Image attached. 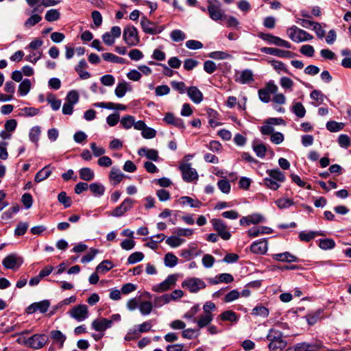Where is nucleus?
Here are the masks:
<instances>
[{
	"instance_id": "obj_1",
	"label": "nucleus",
	"mask_w": 351,
	"mask_h": 351,
	"mask_svg": "<svg viewBox=\"0 0 351 351\" xmlns=\"http://www.w3.org/2000/svg\"><path fill=\"white\" fill-rule=\"evenodd\" d=\"M278 88L274 82L270 80L265 86L258 90L259 99L264 103L271 101V95H273L272 101L278 104H283L286 102V97L282 93H278Z\"/></svg>"
},
{
	"instance_id": "obj_2",
	"label": "nucleus",
	"mask_w": 351,
	"mask_h": 351,
	"mask_svg": "<svg viewBox=\"0 0 351 351\" xmlns=\"http://www.w3.org/2000/svg\"><path fill=\"white\" fill-rule=\"evenodd\" d=\"M266 173L268 176L263 179V184L271 190H278L286 180L285 173L278 169H267Z\"/></svg>"
},
{
	"instance_id": "obj_3",
	"label": "nucleus",
	"mask_w": 351,
	"mask_h": 351,
	"mask_svg": "<svg viewBox=\"0 0 351 351\" xmlns=\"http://www.w3.org/2000/svg\"><path fill=\"white\" fill-rule=\"evenodd\" d=\"M48 337L45 334H34L28 337L21 336L20 338L16 339V342L19 344L35 350L41 349L46 345Z\"/></svg>"
},
{
	"instance_id": "obj_4",
	"label": "nucleus",
	"mask_w": 351,
	"mask_h": 351,
	"mask_svg": "<svg viewBox=\"0 0 351 351\" xmlns=\"http://www.w3.org/2000/svg\"><path fill=\"white\" fill-rule=\"evenodd\" d=\"M267 339L269 341L268 348L270 351H281L287 346V341L283 339L282 332L274 328L269 330Z\"/></svg>"
},
{
	"instance_id": "obj_5",
	"label": "nucleus",
	"mask_w": 351,
	"mask_h": 351,
	"mask_svg": "<svg viewBox=\"0 0 351 351\" xmlns=\"http://www.w3.org/2000/svg\"><path fill=\"white\" fill-rule=\"evenodd\" d=\"M288 37L293 42L302 43L304 41L311 40L313 39V36L307 32L298 28L295 25H293L287 29Z\"/></svg>"
},
{
	"instance_id": "obj_6",
	"label": "nucleus",
	"mask_w": 351,
	"mask_h": 351,
	"mask_svg": "<svg viewBox=\"0 0 351 351\" xmlns=\"http://www.w3.org/2000/svg\"><path fill=\"white\" fill-rule=\"evenodd\" d=\"M208 4L207 11L212 20L218 21L226 19L225 12L221 9V3L217 0H208Z\"/></svg>"
},
{
	"instance_id": "obj_7",
	"label": "nucleus",
	"mask_w": 351,
	"mask_h": 351,
	"mask_svg": "<svg viewBox=\"0 0 351 351\" xmlns=\"http://www.w3.org/2000/svg\"><path fill=\"white\" fill-rule=\"evenodd\" d=\"M123 39L129 47L137 46L140 43L137 29L132 25L126 26L123 29Z\"/></svg>"
},
{
	"instance_id": "obj_8",
	"label": "nucleus",
	"mask_w": 351,
	"mask_h": 351,
	"mask_svg": "<svg viewBox=\"0 0 351 351\" xmlns=\"http://www.w3.org/2000/svg\"><path fill=\"white\" fill-rule=\"evenodd\" d=\"M206 286L204 280L195 277L188 278L182 282V287L193 293L204 289Z\"/></svg>"
},
{
	"instance_id": "obj_9",
	"label": "nucleus",
	"mask_w": 351,
	"mask_h": 351,
	"mask_svg": "<svg viewBox=\"0 0 351 351\" xmlns=\"http://www.w3.org/2000/svg\"><path fill=\"white\" fill-rule=\"evenodd\" d=\"M141 26L145 34L155 35L160 34L164 29V26H158L155 23L149 21L146 16L141 19Z\"/></svg>"
},
{
	"instance_id": "obj_10",
	"label": "nucleus",
	"mask_w": 351,
	"mask_h": 351,
	"mask_svg": "<svg viewBox=\"0 0 351 351\" xmlns=\"http://www.w3.org/2000/svg\"><path fill=\"white\" fill-rule=\"evenodd\" d=\"M179 169L182 172L183 180L186 182H192L198 180V174L195 169L191 167L190 163H182Z\"/></svg>"
},
{
	"instance_id": "obj_11",
	"label": "nucleus",
	"mask_w": 351,
	"mask_h": 351,
	"mask_svg": "<svg viewBox=\"0 0 351 351\" xmlns=\"http://www.w3.org/2000/svg\"><path fill=\"white\" fill-rule=\"evenodd\" d=\"M23 263V258L16 254H10L6 256L2 265L5 269L16 270L18 269Z\"/></svg>"
},
{
	"instance_id": "obj_12",
	"label": "nucleus",
	"mask_w": 351,
	"mask_h": 351,
	"mask_svg": "<svg viewBox=\"0 0 351 351\" xmlns=\"http://www.w3.org/2000/svg\"><path fill=\"white\" fill-rule=\"evenodd\" d=\"M69 315L77 322H83L88 317V307L85 304H79L73 306L69 312Z\"/></svg>"
},
{
	"instance_id": "obj_13",
	"label": "nucleus",
	"mask_w": 351,
	"mask_h": 351,
	"mask_svg": "<svg viewBox=\"0 0 351 351\" xmlns=\"http://www.w3.org/2000/svg\"><path fill=\"white\" fill-rule=\"evenodd\" d=\"M178 276L176 274H171L162 282L155 285L152 287L154 292L162 293L171 289L176 283Z\"/></svg>"
},
{
	"instance_id": "obj_14",
	"label": "nucleus",
	"mask_w": 351,
	"mask_h": 351,
	"mask_svg": "<svg viewBox=\"0 0 351 351\" xmlns=\"http://www.w3.org/2000/svg\"><path fill=\"white\" fill-rule=\"evenodd\" d=\"M213 228L216 230L218 234L223 239L228 240L231 237V234L227 230V226L225 223L219 219H213L211 220Z\"/></svg>"
},
{
	"instance_id": "obj_15",
	"label": "nucleus",
	"mask_w": 351,
	"mask_h": 351,
	"mask_svg": "<svg viewBox=\"0 0 351 351\" xmlns=\"http://www.w3.org/2000/svg\"><path fill=\"white\" fill-rule=\"evenodd\" d=\"M134 201L131 198H126L124 201L117 207H116L110 213L112 217H119L123 216L126 212L130 210Z\"/></svg>"
},
{
	"instance_id": "obj_16",
	"label": "nucleus",
	"mask_w": 351,
	"mask_h": 351,
	"mask_svg": "<svg viewBox=\"0 0 351 351\" xmlns=\"http://www.w3.org/2000/svg\"><path fill=\"white\" fill-rule=\"evenodd\" d=\"M50 304V302L48 300L34 302L27 308L26 313L27 314H33L38 311L40 313H45L48 311Z\"/></svg>"
},
{
	"instance_id": "obj_17",
	"label": "nucleus",
	"mask_w": 351,
	"mask_h": 351,
	"mask_svg": "<svg viewBox=\"0 0 351 351\" xmlns=\"http://www.w3.org/2000/svg\"><path fill=\"white\" fill-rule=\"evenodd\" d=\"M261 51L267 54L273 55L279 58H291L294 56V53L290 51L282 50L273 47H262Z\"/></svg>"
},
{
	"instance_id": "obj_18",
	"label": "nucleus",
	"mask_w": 351,
	"mask_h": 351,
	"mask_svg": "<svg viewBox=\"0 0 351 351\" xmlns=\"http://www.w3.org/2000/svg\"><path fill=\"white\" fill-rule=\"evenodd\" d=\"M265 221V218L259 213H254L245 217H243L240 219V224L241 226L246 225L250 226V224H258Z\"/></svg>"
},
{
	"instance_id": "obj_19",
	"label": "nucleus",
	"mask_w": 351,
	"mask_h": 351,
	"mask_svg": "<svg viewBox=\"0 0 351 351\" xmlns=\"http://www.w3.org/2000/svg\"><path fill=\"white\" fill-rule=\"evenodd\" d=\"M79 97L80 95L77 90H73L69 91L62 110H73L74 105L78 102Z\"/></svg>"
},
{
	"instance_id": "obj_20",
	"label": "nucleus",
	"mask_w": 351,
	"mask_h": 351,
	"mask_svg": "<svg viewBox=\"0 0 351 351\" xmlns=\"http://www.w3.org/2000/svg\"><path fill=\"white\" fill-rule=\"evenodd\" d=\"M252 252L256 254H265L268 250V243L266 239L254 241L250 246Z\"/></svg>"
},
{
	"instance_id": "obj_21",
	"label": "nucleus",
	"mask_w": 351,
	"mask_h": 351,
	"mask_svg": "<svg viewBox=\"0 0 351 351\" xmlns=\"http://www.w3.org/2000/svg\"><path fill=\"white\" fill-rule=\"evenodd\" d=\"M91 328L97 332H102L104 333L106 330L111 328V322L106 318L101 317L96 319L92 322Z\"/></svg>"
},
{
	"instance_id": "obj_22",
	"label": "nucleus",
	"mask_w": 351,
	"mask_h": 351,
	"mask_svg": "<svg viewBox=\"0 0 351 351\" xmlns=\"http://www.w3.org/2000/svg\"><path fill=\"white\" fill-rule=\"evenodd\" d=\"M51 338L53 340V343L57 345L59 348H62L64 343L66 339V336L63 334L60 330H53L50 332Z\"/></svg>"
},
{
	"instance_id": "obj_23",
	"label": "nucleus",
	"mask_w": 351,
	"mask_h": 351,
	"mask_svg": "<svg viewBox=\"0 0 351 351\" xmlns=\"http://www.w3.org/2000/svg\"><path fill=\"white\" fill-rule=\"evenodd\" d=\"M273 230L267 226L254 227L247 231V235L250 237L254 238L258 237L261 234H271Z\"/></svg>"
},
{
	"instance_id": "obj_24",
	"label": "nucleus",
	"mask_w": 351,
	"mask_h": 351,
	"mask_svg": "<svg viewBox=\"0 0 351 351\" xmlns=\"http://www.w3.org/2000/svg\"><path fill=\"white\" fill-rule=\"evenodd\" d=\"M214 317L213 314H206L200 315L197 319L194 318L193 322H195L199 328L208 326L213 321Z\"/></svg>"
},
{
	"instance_id": "obj_25",
	"label": "nucleus",
	"mask_w": 351,
	"mask_h": 351,
	"mask_svg": "<svg viewBox=\"0 0 351 351\" xmlns=\"http://www.w3.org/2000/svg\"><path fill=\"white\" fill-rule=\"evenodd\" d=\"M187 93L190 99L195 103L199 104L202 101L203 95L201 91L195 86L187 89Z\"/></svg>"
},
{
	"instance_id": "obj_26",
	"label": "nucleus",
	"mask_w": 351,
	"mask_h": 351,
	"mask_svg": "<svg viewBox=\"0 0 351 351\" xmlns=\"http://www.w3.org/2000/svg\"><path fill=\"white\" fill-rule=\"evenodd\" d=\"M273 258L276 261L287 263H293L298 261V258L295 256L288 252L274 254Z\"/></svg>"
},
{
	"instance_id": "obj_27",
	"label": "nucleus",
	"mask_w": 351,
	"mask_h": 351,
	"mask_svg": "<svg viewBox=\"0 0 351 351\" xmlns=\"http://www.w3.org/2000/svg\"><path fill=\"white\" fill-rule=\"evenodd\" d=\"M320 345L315 343H300L294 346V351H317Z\"/></svg>"
},
{
	"instance_id": "obj_28",
	"label": "nucleus",
	"mask_w": 351,
	"mask_h": 351,
	"mask_svg": "<svg viewBox=\"0 0 351 351\" xmlns=\"http://www.w3.org/2000/svg\"><path fill=\"white\" fill-rule=\"evenodd\" d=\"M138 154L140 156H145L148 159L156 161L158 158V154L156 149L142 147L138 149Z\"/></svg>"
},
{
	"instance_id": "obj_29",
	"label": "nucleus",
	"mask_w": 351,
	"mask_h": 351,
	"mask_svg": "<svg viewBox=\"0 0 351 351\" xmlns=\"http://www.w3.org/2000/svg\"><path fill=\"white\" fill-rule=\"evenodd\" d=\"M179 202L182 206L189 205L191 208H200L202 203L198 199H194L189 196H182L179 199Z\"/></svg>"
},
{
	"instance_id": "obj_30",
	"label": "nucleus",
	"mask_w": 351,
	"mask_h": 351,
	"mask_svg": "<svg viewBox=\"0 0 351 351\" xmlns=\"http://www.w3.org/2000/svg\"><path fill=\"white\" fill-rule=\"evenodd\" d=\"M274 203L280 210L289 208L295 204L293 199L286 197H282L276 199Z\"/></svg>"
},
{
	"instance_id": "obj_31",
	"label": "nucleus",
	"mask_w": 351,
	"mask_h": 351,
	"mask_svg": "<svg viewBox=\"0 0 351 351\" xmlns=\"http://www.w3.org/2000/svg\"><path fill=\"white\" fill-rule=\"evenodd\" d=\"M87 66V63L84 59L81 60L77 65L75 66V71L79 74L82 79H88L90 77V73L84 71V69Z\"/></svg>"
},
{
	"instance_id": "obj_32",
	"label": "nucleus",
	"mask_w": 351,
	"mask_h": 351,
	"mask_svg": "<svg viewBox=\"0 0 351 351\" xmlns=\"http://www.w3.org/2000/svg\"><path fill=\"white\" fill-rule=\"evenodd\" d=\"M89 189L95 197H101L104 194L106 188L101 183L93 182L89 184Z\"/></svg>"
},
{
	"instance_id": "obj_33",
	"label": "nucleus",
	"mask_w": 351,
	"mask_h": 351,
	"mask_svg": "<svg viewBox=\"0 0 351 351\" xmlns=\"http://www.w3.org/2000/svg\"><path fill=\"white\" fill-rule=\"evenodd\" d=\"M93 106L96 107V108H106L108 110H125V106H123L122 104H114V103H112V102L95 103V104H94Z\"/></svg>"
},
{
	"instance_id": "obj_34",
	"label": "nucleus",
	"mask_w": 351,
	"mask_h": 351,
	"mask_svg": "<svg viewBox=\"0 0 351 351\" xmlns=\"http://www.w3.org/2000/svg\"><path fill=\"white\" fill-rule=\"evenodd\" d=\"M80 178L88 182L91 181L95 178L94 171L89 167H83L79 171Z\"/></svg>"
},
{
	"instance_id": "obj_35",
	"label": "nucleus",
	"mask_w": 351,
	"mask_h": 351,
	"mask_svg": "<svg viewBox=\"0 0 351 351\" xmlns=\"http://www.w3.org/2000/svg\"><path fill=\"white\" fill-rule=\"evenodd\" d=\"M219 317L223 321H229L232 323H236L239 320V316L232 311H226L222 313Z\"/></svg>"
},
{
	"instance_id": "obj_36",
	"label": "nucleus",
	"mask_w": 351,
	"mask_h": 351,
	"mask_svg": "<svg viewBox=\"0 0 351 351\" xmlns=\"http://www.w3.org/2000/svg\"><path fill=\"white\" fill-rule=\"evenodd\" d=\"M51 173V170L49 167H45L40 170L35 176L34 181L36 182H40L46 180Z\"/></svg>"
},
{
	"instance_id": "obj_37",
	"label": "nucleus",
	"mask_w": 351,
	"mask_h": 351,
	"mask_svg": "<svg viewBox=\"0 0 351 351\" xmlns=\"http://www.w3.org/2000/svg\"><path fill=\"white\" fill-rule=\"evenodd\" d=\"M32 86L31 81L29 79L23 80L19 86V93L21 96H25L29 92Z\"/></svg>"
},
{
	"instance_id": "obj_38",
	"label": "nucleus",
	"mask_w": 351,
	"mask_h": 351,
	"mask_svg": "<svg viewBox=\"0 0 351 351\" xmlns=\"http://www.w3.org/2000/svg\"><path fill=\"white\" fill-rule=\"evenodd\" d=\"M178 257L175 256L173 253L168 252L165 255L164 263L166 267H173L178 264Z\"/></svg>"
},
{
	"instance_id": "obj_39",
	"label": "nucleus",
	"mask_w": 351,
	"mask_h": 351,
	"mask_svg": "<svg viewBox=\"0 0 351 351\" xmlns=\"http://www.w3.org/2000/svg\"><path fill=\"white\" fill-rule=\"evenodd\" d=\"M217 280H210L213 284L217 285L219 282L230 283L234 280L233 276L228 273L221 274L216 277Z\"/></svg>"
},
{
	"instance_id": "obj_40",
	"label": "nucleus",
	"mask_w": 351,
	"mask_h": 351,
	"mask_svg": "<svg viewBox=\"0 0 351 351\" xmlns=\"http://www.w3.org/2000/svg\"><path fill=\"white\" fill-rule=\"evenodd\" d=\"M123 177V174L121 173V171L119 170V169L116 167H112L109 178L110 179L114 182V184H119Z\"/></svg>"
},
{
	"instance_id": "obj_41",
	"label": "nucleus",
	"mask_w": 351,
	"mask_h": 351,
	"mask_svg": "<svg viewBox=\"0 0 351 351\" xmlns=\"http://www.w3.org/2000/svg\"><path fill=\"white\" fill-rule=\"evenodd\" d=\"M163 119L167 124L173 125L177 127H183L182 121L177 119L173 113H167Z\"/></svg>"
},
{
	"instance_id": "obj_42",
	"label": "nucleus",
	"mask_w": 351,
	"mask_h": 351,
	"mask_svg": "<svg viewBox=\"0 0 351 351\" xmlns=\"http://www.w3.org/2000/svg\"><path fill=\"white\" fill-rule=\"evenodd\" d=\"M184 241V239L180 238L178 235L169 237L166 239V243L173 248L179 247Z\"/></svg>"
},
{
	"instance_id": "obj_43",
	"label": "nucleus",
	"mask_w": 351,
	"mask_h": 351,
	"mask_svg": "<svg viewBox=\"0 0 351 351\" xmlns=\"http://www.w3.org/2000/svg\"><path fill=\"white\" fill-rule=\"evenodd\" d=\"M102 58L104 60L113 62V63H117V64H124L125 62V59L117 56L113 53H105L102 54Z\"/></svg>"
},
{
	"instance_id": "obj_44",
	"label": "nucleus",
	"mask_w": 351,
	"mask_h": 351,
	"mask_svg": "<svg viewBox=\"0 0 351 351\" xmlns=\"http://www.w3.org/2000/svg\"><path fill=\"white\" fill-rule=\"evenodd\" d=\"M138 309L143 315H147L151 313L153 309V304L149 301H144L139 304Z\"/></svg>"
},
{
	"instance_id": "obj_45",
	"label": "nucleus",
	"mask_w": 351,
	"mask_h": 351,
	"mask_svg": "<svg viewBox=\"0 0 351 351\" xmlns=\"http://www.w3.org/2000/svg\"><path fill=\"white\" fill-rule=\"evenodd\" d=\"M41 133L40 128L39 126H34L33 127L29 133V140L36 144V145H38V142L39 140V137Z\"/></svg>"
},
{
	"instance_id": "obj_46",
	"label": "nucleus",
	"mask_w": 351,
	"mask_h": 351,
	"mask_svg": "<svg viewBox=\"0 0 351 351\" xmlns=\"http://www.w3.org/2000/svg\"><path fill=\"white\" fill-rule=\"evenodd\" d=\"M253 80V73L248 69L243 71L239 78V82L241 84H247Z\"/></svg>"
},
{
	"instance_id": "obj_47",
	"label": "nucleus",
	"mask_w": 351,
	"mask_h": 351,
	"mask_svg": "<svg viewBox=\"0 0 351 351\" xmlns=\"http://www.w3.org/2000/svg\"><path fill=\"white\" fill-rule=\"evenodd\" d=\"M60 17V12L56 9H51L47 11L45 19L49 22L58 21Z\"/></svg>"
},
{
	"instance_id": "obj_48",
	"label": "nucleus",
	"mask_w": 351,
	"mask_h": 351,
	"mask_svg": "<svg viewBox=\"0 0 351 351\" xmlns=\"http://www.w3.org/2000/svg\"><path fill=\"white\" fill-rule=\"evenodd\" d=\"M280 84L285 90L286 92H291L293 90L294 82L289 77H282L280 80Z\"/></svg>"
},
{
	"instance_id": "obj_49",
	"label": "nucleus",
	"mask_w": 351,
	"mask_h": 351,
	"mask_svg": "<svg viewBox=\"0 0 351 351\" xmlns=\"http://www.w3.org/2000/svg\"><path fill=\"white\" fill-rule=\"evenodd\" d=\"M326 129L331 132H337L341 130L344 127V123H338L335 121H330L326 123Z\"/></svg>"
},
{
	"instance_id": "obj_50",
	"label": "nucleus",
	"mask_w": 351,
	"mask_h": 351,
	"mask_svg": "<svg viewBox=\"0 0 351 351\" xmlns=\"http://www.w3.org/2000/svg\"><path fill=\"white\" fill-rule=\"evenodd\" d=\"M47 102L53 110H59L61 106V100L56 97L53 94H49L47 97Z\"/></svg>"
},
{
	"instance_id": "obj_51",
	"label": "nucleus",
	"mask_w": 351,
	"mask_h": 351,
	"mask_svg": "<svg viewBox=\"0 0 351 351\" xmlns=\"http://www.w3.org/2000/svg\"><path fill=\"white\" fill-rule=\"evenodd\" d=\"M269 63L278 73H280L281 72L289 73V70L282 62L271 60L269 61Z\"/></svg>"
},
{
	"instance_id": "obj_52",
	"label": "nucleus",
	"mask_w": 351,
	"mask_h": 351,
	"mask_svg": "<svg viewBox=\"0 0 351 351\" xmlns=\"http://www.w3.org/2000/svg\"><path fill=\"white\" fill-rule=\"evenodd\" d=\"M144 258V254L141 252H135L131 254L128 258V263L133 265L138 262L141 261Z\"/></svg>"
},
{
	"instance_id": "obj_53",
	"label": "nucleus",
	"mask_w": 351,
	"mask_h": 351,
	"mask_svg": "<svg viewBox=\"0 0 351 351\" xmlns=\"http://www.w3.org/2000/svg\"><path fill=\"white\" fill-rule=\"evenodd\" d=\"M217 186L223 193L228 194L230 192L231 185L227 179L219 180Z\"/></svg>"
},
{
	"instance_id": "obj_54",
	"label": "nucleus",
	"mask_w": 351,
	"mask_h": 351,
	"mask_svg": "<svg viewBox=\"0 0 351 351\" xmlns=\"http://www.w3.org/2000/svg\"><path fill=\"white\" fill-rule=\"evenodd\" d=\"M171 40L174 42L183 41L186 38L185 34L180 29H174L170 34Z\"/></svg>"
},
{
	"instance_id": "obj_55",
	"label": "nucleus",
	"mask_w": 351,
	"mask_h": 351,
	"mask_svg": "<svg viewBox=\"0 0 351 351\" xmlns=\"http://www.w3.org/2000/svg\"><path fill=\"white\" fill-rule=\"evenodd\" d=\"M128 84L125 82L119 83L117 86L114 93L118 97H123L128 89Z\"/></svg>"
},
{
	"instance_id": "obj_56",
	"label": "nucleus",
	"mask_w": 351,
	"mask_h": 351,
	"mask_svg": "<svg viewBox=\"0 0 351 351\" xmlns=\"http://www.w3.org/2000/svg\"><path fill=\"white\" fill-rule=\"evenodd\" d=\"M138 330V328L135 326L133 328H131L128 330L127 334L125 336V341H131L133 339H138L140 337V331Z\"/></svg>"
},
{
	"instance_id": "obj_57",
	"label": "nucleus",
	"mask_w": 351,
	"mask_h": 351,
	"mask_svg": "<svg viewBox=\"0 0 351 351\" xmlns=\"http://www.w3.org/2000/svg\"><path fill=\"white\" fill-rule=\"evenodd\" d=\"M58 200L60 203L62 204L65 208L70 207L72 203L71 199L66 195L64 191H62L58 194Z\"/></svg>"
},
{
	"instance_id": "obj_58",
	"label": "nucleus",
	"mask_w": 351,
	"mask_h": 351,
	"mask_svg": "<svg viewBox=\"0 0 351 351\" xmlns=\"http://www.w3.org/2000/svg\"><path fill=\"white\" fill-rule=\"evenodd\" d=\"M170 302L169 299V294H165L161 296L156 297L154 300V305L156 307H160L164 304Z\"/></svg>"
},
{
	"instance_id": "obj_59",
	"label": "nucleus",
	"mask_w": 351,
	"mask_h": 351,
	"mask_svg": "<svg viewBox=\"0 0 351 351\" xmlns=\"http://www.w3.org/2000/svg\"><path fill=\"white\" fill-rule=\"evenodd\" d=\"M230 56H231L229 53L221 51H213L208 54L209 58L215 60H224L230 58Z\"/></svg>"
},
{
	"instance_id": "obj_60",
	"label": "nucleus",
	"mask_w": 351,
	"mask_h": 351,
	"mask_svg": "<svg viewBox=\"0 0 351 351\" xmlns=\"http://www.w3.org/2000/svg\"><path fill=\"white\" fill-rule=\"evenodd\" d=\"M134 121H135V119L132 116L127 115V116L123 117L121 119V124L123 125V127L125 129L128 130V129L131 128L134 125Z\"/></svg>"
},
{
	"instance_id": "obj_61",
	"label": "nucleus",
	"mask_w": 351,
	"mask_h": 351,
	"mask_svg": "<svg viewBox=\"0 0 351 351\" xmlns=\"http://www.w3.org/2000/svg\"><path fill=\"white\" fill-rule=\"evenodd\" d=\"M41 20L42 17L40 15L36 14H32L25 21L24 25L26 27H30L38 23Z\"/></svg>"
},
{
	"instance_id": "obj_62",
	"label": "nucleus",
	"mask_w": 351,
	"mask_h": 351,
	"mask_svg": "<svg viewBox=\"0 0 351 351\" xmlns=\"http://www.w3.org/2000/svg\"><path fill=\"white\" fill-rule=\"evenodd\" d=\"M112 268V264L109 261H104L99 263L97 268V272L106 273Z\"/></svg>"
},
{
	"instance_id": "obj_63",
	"label": "nucleus",
	"mask_w": 351,
	"mask_h": 351,
	"mask_svg": "<svg viewBox=\"0 0 351 351\" xmlns=\"http://www.w3.org/2000/svg\"><path fill=\"white\" fill-rule=\"evenodd\" d=\"M252 315L260 316L262 317H267L269 315V310L262 306H256L252 310Z\"/></svg>"
},
{
	"instance_id": "obj_64",
	"label": "nucleus",
	"mask_w": 351,
	"mask_h": 351,
	"mask_svg": "<svg viewBox=\"0 0 351 351\" xmlns=\"http://www.w3.org/2000/svg\"><path fill=\"white\" fill-rule=\"evenodd\" d=\"M43 53L41 51H32L28 56H26L25 59L27 61L36 64V62L40 59Z\"/></svg>"
}]
</instances>
